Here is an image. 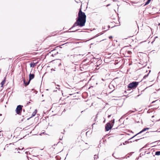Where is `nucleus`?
<instances>
[{"mask_svg": "<svg viewBox=\"0 0 160 160\" xmlns=\"http://www.w3.org/2000/svg\"><path fill=\"white\" fill-rule=\"evenodd\" d=\"M86 16L85 13L82 12L81 8L79 9L78 14V17L76 18V21L69 30L71 29L76 26H79L82 27L84 26L86 22Z\"/></svg>", "mask_w": 160, "mask_h": 160, "instance_id": "obj_1", "label": "nucleus"}, {"mask_svg": "<svg viewBox=\"0 0 160 160\" xmlns=\"http://www.w3.org/2000/svg\"><path fill=\"white\" fill-rule=\"evenodd\" d=\"M114 119L111 121V122H108L105 125V129L106 131H108L110 130L114 123Z\"/></svg>", "mask_w": 160, "mask_h": 160, "instance_id": "obj_2", "label": "nucleus"}, {"mask_svg": "<svg viewBox=\"0 0 160 160\" xmlns=\"http://www.w3.org/2000/svg\"><path fill=\"white\" fill-rule=\"evenodd\" d=\"M23 106L22 105H18L16 109V113L19 115H21V112L22 110Z\"/></svg>", "mask_w": 160, "mask_h": 160, "instance_id": "obj_3", "label": "nucleus"}, {"mask_svg": "<svg viewBox=\"0 0 160 160\" xmlns=\"http://www.w3.org/2000/svg\"><path fill=\"white\" fill-rule=\"evenodd\" d=\"M139 84L138 82H133L131 83V89L135 88L137 87Z\"/></svg>", "mask_w": 160, "mask_h": 160, "instance_id": "obj_4", "label": "nucleus"}, {"mask_svg": "<svg viewBox=\"0 0 160 160\" xmlns=\"http://www.w3.org/2000/svg\"><path fill=\"white\" fill-rule=\"evenodd\" d=\"M148 129L149 128H144L139 133L136 134L135 135H133L132 137L131 138V139H132L133 138H134L137 134H138L140 133H142V132H143L144 131H145L147 130H148Z\"/></svg>", "mask_w": 160, "mask_h": 160, "instance_id": "obj_5", "label": "nucleus"}, {"mask_svg": "<svg viewBox=\"0 0 160 160\" xmlns=\"http://www.w3.org/2000/svg\"><path fill=\"white\" fill-rule=\"evenodd\" d=\"M108 87H109V88L111 89H113V90L112 91H111L110 92V93H111L115 89V87L114 86V85L113 84H110L109 85Z\"/></svg>", "mask_w": 160, "mask_h": 160, "instance_id": "obj_6", "label": "nucleus"}, {"mask_svg": "<svg viewBox=\"0 0 160 160\" xmlns=\"http://www.w3.org/2000/svg\"><path fill=\"white\" fill-rule=\"evenodd\" d=\"M34 77L35 75L34 74L30 73L29 75V81H30L31 80L34 78Z\"/></svg>", "mask_w": 160, "mask_h": 160, "instance_id": "obj_7", "label": "nucleus"}, {"mask_svg": "<svg viewBox=\"0 0 160 160\" xmlns=\"http://www.w3.org/2000/svg\"><path fill=\"white\" fill-rule=\"evenodd\" d=\"M23 83L25 85V86H26L29 85L30 82V81L28 80V82H26V80L25 79V78H24L23 79Z\"/></svg>", "mask_w": 160, "mask_h": 160, "instance_id": "obj_8", "label": "nucleus"}, {"mask_svg": "<svg viewBox=\"0 0 160 160\" xmlns=\"http://www.w3.org/2000/svg\"><path fill=\"white\" fill-rule=\"evenodd\" d=\"M51 51L52 52V56L53 57H54L55 55H56L58 53V52L55 49Z\"/></svg>", "mask_w": 160, "mask_h": 160, "instance_id": "obj_9", "label": "nucleus"}, {"mask_svg": "<svg viewBox=\"0 0 160 160\" xmlns=\"http://www.w3.org/2000/svg\"><path fill=\"white\" fill-rule=\"evenodd\" d=\"M37 113V110H36L35 111L33 112L32 114V116L30 118H28L27 120H28L30 118L34 116Z\"/></svg>", "mask_w": 160, "mask_h": 160, "instance_id": "obj_10", "label": "nucleus"}, {"mask_svg": "<svg viewBox=\"0 0 160 160\" xmlns=\"http://www.w3.org/2000/svg\"><path fill=\"white\" fill-rule=\"evenodd\" d=\"M36 66V63H35L34 62L31 63L30 64V66L31 67L33 68Z\"/></svg>", "mask_w": 160, "mask_h": 160, "instance_id": "obj_11", "label": "nucleus"}, {"mask_svg": "<svg viewBox=\"0 0 160 160\" xmlns=\"http://www.w3.org/2000/svg\"><path fill=\"white\" fill-rule=\"evenodd\" d=\"M6 78H5L4 80L2 81L1 82V84L2 85V87L3 85L5 84V82L6 81Z\"/></svg>", "mask_w": 160, "mask_h": 160, "instance_id": "obj_12", "label": "nucleus"}, {"mask_svg": "<svg viewBox=\"0 0 160 160\" xmlns=\"http://www.w3.org/2000/svg\"><path fill=\"white\" fill-rule=\"evenodd\" d=\"M130 140V138L129 139L128 141H125L123 143V145H126L127 144H128L129 142L128 141L129 140Z\"/></svg>", "mask_w": 160, "mask_h": 160, "instance_id": "obj_13", "label": "nucleus"}, {"mask_svg": "<svg viewBox=\"0 0 160 160\" xmlns=\"http://www.w3.org/2000/svg\"><path fill=\"white\" fill-rule=\"evenodd\" d=\"M155 155L159 156L160 155V151H157L155 152Z\"/></svg>", "mask_w": 160, "mask_h": 160, "instance_id": "obj_14", "label": "nucleus"}, {"mask_svg": "<svg viewBox=\"0 0 160 160\" xmlns=\"http://www.w3.org/2000/svg\"><path fill=\"white\" fill-rule=\"evenodd\" d=\"M78 55H71L70 57L71 59H72V58H74L75 57L77 56Z\"/></svg>", "mask_w": 160, "mask_h": 160, "instance_id": "obj_15", "label": "nucleus"}, {"mask_svg": "<svg viewBox=\"0 0 160 160\" xmlns=\"http://www.w3.org/2000/svg\"><path fill=\"white\" fill-rule=\"evenodd\" d=\"M151 0H148L147 2L145 3V5L148 4L150 2Z\"/></svg>", "mask_w": 160, "mask_h": 160, "instance_id": "obj_16", "label": "nucleus"}, {"mask_svg": "<svg viewBox=\"0 0 160 160\" xmlns=\"http://www.w3.org/2000/svg\"><path fill=\"white\" fill-rule=\"evenodd\" d=\"M124 96H126V97H128V94H126L127 93V92L126 91H125L124 92Z\"/></svg>", "mask_w": 160, "mask_h": 160, "instance_id": "obj_17", "label": "nucleus"}, {"mask_svg": "<svg viewBox=\"0 0 160 160\" xmlns=\"http://www.w3.org/2000/svg\"><path fill=\"white\" fill-rule=\"evenodd\" d=\"M98 158V156H97L96 155H94V159H97Z\"/></svg>", "mask_w": 160, "mask_h": 160, "instance_id": "obj_18", "label": "nucleus"}, {"mask_svg": "<svg viewBox=\"0 0 160 160\" xmlns=\"http://www.w3.org/2000/svg\"><path fill=\"white\" fill-rule=\"evenodd\" d=\"M128 91H129L130 89V83H129L128 86Z\"/></svg>", "mask_w": 160, "mask_h": 160, "instance_id": "obj_19", "label": "nucleus"}, {"mask_svg": "<svg viewBox=\"0 0 160 160\" xmlns=\"http://www.w3.org/2000/svg\"><path fill=\"white\" fill-rule=\"evenodd\" d=\"M79 29H76V30H74V31H69V32H75L76 31L78 30Z\"/></svg>", "mask_w": 160, "mask_h": 160, "instance_id": "obj_20", "label": "nucleus"}, {"mask_svg": "<svg viewBox=\"0 0 160 160\" xmlns=\"http://www.w3.org/2000/svg\"><path fill=\"white\" fill-rule=\"evenodd\" d=\"M113 157H114L116 159H121L122 158H123V157H122L120 158H116L114 156H113Z\"/></svg>", "mask_w": 160, "mask_h": 160, "instance_id": "obj_21", "label": "nucleus"}, {"mask_svg": "<svg viewBox=\"0 0 160 160\" xmlns=\"http://www.w3.org/2000/svg\"><path fill=\"white\" fill-rule=\"evenodd\" d=\"M45 132H42L41 133H40L39 134L40 135H42V134H44V133Z\"/></svg>", "mask_w": 160, "mask_h": 160, "instance_id": "obj_22", "label": "nucleus"}, {"mask_svg": "<svg viewBox=\"0 0 160 160\" xmlns=\"http://www.w3.org/2000/svg\"><path fill=\"white\" fill-rule=\"evenodd\" d=\"M2 136H3V135L2 134H0V138H1Z\"/></svg>", "mask_w": 160, "mask_h": 160, "instance_id": "obj_23", "label": "nucleus"}, {"mask_svg": "<svg viewBox=\"0 0 160 160\" xmlns=\"http://www.w3.org/2000/svg\"><path fill=\"white\" fill-rule=\"evenodd\" d=\"M112 38V36H110L109 37V38L110 39H111V38Z\"/></svg>", "mask_w": 160, "mask_h": 160, "instance_id": "obj_24", "label": "nucleus"}, {"mask_svg": "<svg viewBox=\"0 0 160 160\" xmlns=\"http://www.w3.org/2000/svg\"><path fill=\"white\" fill-rule=\"evenodd\" d=\"M94 124H95V123H93V124H92V128H93V125H94Z\"/></svg>", "mask_w": 160, "mask_h": 160, "instance_id": "obj_25", "label": "nucleus"}, {"mask_svg": "<svg viewBox=\"0 0 160 160\" xmlns=\"http://www.w3.org/2000/svg\"><path fill=\"white\" fill-rule=\"evenodd\" d=\"M56 88L58 89L59 90V91L61 90H60V88Z\"/></svg>", "mask_w": 160, "mask_h": 160, "instance_id": "obj_26", "label": "nucleus"}, {"mask_svg": "<svg viewBox=\"0 0 160 160\" xmlns=\"http://www.w3.org/2000/svg\"><path fill=\"white\" fill-rule=\"evenodd\" d=\"M111 115H108V118H110V117H111Z\"/></svg>", "mask_w": 160, "mask_h": 160, "instance_id": "obj_27", "label": "nucleus"}, {"mask_svg": "<svg viewBox=\"0 0 160 160\" xmlns=\"http://www.w3.org/2000/svg\"><path fill=\"white\" fill-rule=\"evenodd\" d=\"M30 103V102H28L27 104V105H28L29 104V103Z\"/></svg>", "mask_w": 160, "mask_h": 160, "instance_id": "obj_28", "label": "nucleus"}, {"mask_svg": "<svg viewBox=\"0 0 160 160\" xmlns=\"http://www.w3.org/2000/svg\"><path fill=\"white\" fill-rule=\"evenodd\" d=\"M125 157H126V158H127L128 157H129V156H126Z\"/></svg>", "mask_w": 160, "mask_h": 160, "instance_id": "obj_29", "label": "nucleus"}, {"mask_svg": "<svg viewBox=\"0 0 160 160\" xmlns=\"http://www.w3.org/2000/svg\"><path fill=\"white\" fill-rule=\"evenodd\" d=\"M110 5V4H109L107 5V7H108Z\"/></svg>", "mask_w": 160, "mask_h": 160, "instance_id": "obj_30", "label": "nucleus"}, {"mask_svg": "<svg viewBox=\"0 0 160 160\" xmlns=\"http://www.w3.org/2000/svg\"><path fill=\"white\" fill-rule=\"evenodd\" d=\"M74 94H70L69 95H74Z\"/></svg>", "mask_w": 160, "mask_h": 160, "instance_id": "obj_31", "label": "nucleus"}, {"mask_svg": "<svg viewBox=\"0 0 160 160\" xmlns=\"http://www.w3.org/2000/svg\"><path fill=\"white\" fill-rule=\"evenodd\" d=\"M128 53L129 54L130 53V51H128Z\"/></svg>", "mask_w": 160, "mask_h": 160, "instance_id": "obj_32", "label": "nucleus"}, {"mask_svg": "<svg viewBox=\"0 0 160 160\" xmlns=\"http://www.w3.org/2000/svg\"><path fill=\"white\" fill-rule=\"evenodd\" d=\"M51 70L55 71V70L54 69H53L52 68L51 69Z\"/></svg>", "mask_w": 160, "mask_h": 160, "instance_id": "obj_33", "label": "nucleus"}, {"mask_svg": "<svg viewBox=\"0 0 160 160\" xmlns=\"http://www.w3.org/2000/svg\"><path fill=\"white\" fill-rule=\"evenodd\" d=\"M147 76L145 75V76H144V78H145V77H146Z\"/></svg>", "mask_w": 160, "mask_h": 160, "instance_id": "obj_34", "label": "nucleus"}, {"mask_svg": "<svg viewBox=\"0 0 160 160\" xmlns=\"http://www.w3.org/2000/svg\"><path fill=\"white\" fill-rule=\"evenodd\" d=\"M58 48V46L56 47L55 48L56 49L57 48Z\"/></svg>", "mask_w": 160, "mask_h": 160, "instance_id": "obj_35", "label": "nucleus"}, {"mask_svg": "<svg viewBox=\"0 0 160 160\" xmlns=\"http://www.w3.org/2000/svg\"><path fill=\"white\" fill-rule=\"evenodd\" d=\"M116 1H117L116 0H113V2H116Z\"/></svg>", "mask_w": 160, "mask_h": 160, "instance_id": "obj_36", "label": "nucleus"}, {"mask_svg": "<svg viewBox=\"0 0 160 160\" xmlns=\"http://www.w3.org/2000/svg\"><path fill=\"white\" fill-rule=\"evenodd\" d=\"M61 63H60L59 64V66H60V65H61Z\"/></svg>", "mask_w": 160, "mask_h": 160, "instance_id": "obj_37", "label": "nucleus"}, {"mask_svg": "<svg viewBox=\"0 0 160 160\" xmlns=\"http://www.w3.org/2000/svg\"><path fill=\"white\" fill-rule=\"evenodd\" d=\"M156 101H153L152 102V103H154V102H155Z\"/></svg>", "mask_w": 160, "mask_h": 160, "instance_id": "obj_38", "label": "nucleus"}, {"mask_svg": "<svg viewBox=\"0 0 160 160\" xmlns=\"http://www.w3.org/2000/svg\"><path fill=\"white\" fill-rule=\"evenodd\" d=\"M128 65L129 66H130V62L128 63Z\"/></svg>", "mask_w": 160, "mask_h": 160, "instance_id": "obj_39", "label": "nucleus"}, {"mask_svg": "<svg viewBox=\"0 0 160 160\" xmlns=\"http://www.w3.org/2000/svg\"><path fill=\"white\" fill-rule=\"evenodd\" d=\"M57 86L58 87H60V86H59V85H57Z\"/></svg>", "mask_w": 160, "mask_h": 160, "instance_id": "obj_40", "label": "nucleus"}, {"mask_svg": "<svg viewBox=\"0 0 160 160\" xmlns=\"http://www.w3.org/2000/svg\"><path fill=\"white\" fill-rule=\"evenodd\" d=\"M35 92L36 94L37 92V91H35Z\"/></svg>", "mask_w": 160, "mask_h": 160, "instance_id": "obj_41", "label": "nucleus"}, {"mask_svg": "<svg viewBox=\"0 0 160 160\" xmlns=\"http://www.w3.org/2000/svg\"><path fill=\"white\" fill-rule=\"evenodd\" d=\"M23 112H24L25 110L24 109H23Z\"/></svg>", "mask_w": 160, "mask_h": 160, "instance_id": "obj_42", "label": "nucleus"}, {"mask_svg": "<svg viewBox=\"0 0 160 160\" xmlns=\"http://www.w3.org/2000/svg\"><path fill=\"white\" fill-rule=\"evenodd\" d=\"M38 63V62H37L36 63H36V65H37V64Z\"/></svg>", "mask_w": 160, "mask_h": 160, "instance_id": "obj_43", "label": "nucleus"}, {"mask_svg": "<svg viewBox=\"0 0 160 160\" xmlns=\"http://www.w3.org/2000/svg\"><path fill=\"white\" fill-rule=\"evenodd\" d=\"M108 27L109 28H110V26H109V25H108Z\"/></svg>", "mask_w": 160, "mask_h": 160, "instance_id": "obj_44", "label": "nucleus"}, {"mask_svg": "<svg viewBox=\"0 0 160 160\" xmlns=\"http://www.w3.org/2000/svg\"><path fill=\"white\" fill-rule=\"evenodd\" d=\"M33 90H34V89H32V91H33Z\"/></svg>", "mask_w": 160, "mask_h": 160, "instance_id": "obj_45", "label": "nucleus"}, {"mask_svg": "<svg viewBox=\"0 0 160 160\" xmlns=\"http://www.w3.org/2000/svg\"><path fill=\"white\" fill-rule=\"evenodd\" d=\"M75 97H76V96H73V98Z\"/></svg>", "mask_w": 160, "mask_h": 160, "instance_id": "obj_46", "label": "nucleus"}, {"mask_svg": "<svg viewBox=\"0 0 160 160\" xmlns=\"http://www.w3.org/2000/svg\"><path fill=\"white\" fill-rule=\"evenodd\" d=\"M154 117V116H152V118H153V117Z\"/></svg>", "mask_w": 160, "mask_h": 160, "instance_id": "obj_47", "label": "nucleus"}, {"mask_svg": "<svg viewBox=\"0 0 160 160\" xmlns=\"http://www.w3.org/2000/svg\"><path fill=\"white\" fill-rule=\"evenodd\" d=\"M126 80H127V79H126V78H125V81H126Z\"/></svg>", "mask_w": 160, "mask_h": 160, "instance_id": "obj_48", "label": "nucleus"}, {"mask_svg": "<svg viewBox=\"0 0 160 160\" xmlns=\"http://www.w3.org/2000/svg\"><path fill=\"white\" fill-rule=\"evenodd\" d=\"M158 25L159 26V25H160V23H159V24H158Z\"/></svg>", "mask_w": 160, "mask_h": 160, "instance_id": "obj_49", "label": "nucleus"}, {"mask_svg": "<svg viewBox=\"0 0 160 160\" xmlns=\"http://www.w3.org/2000/svg\"><path fill=\"white\" fill-rule=\"evenodd\" d=\"M137 140H138V139H136L135 140V141H137Z\"/></svg>", "mask_w": 160, "mask_h": 160, "instance_id": "obj_50", "label": "nucleus"}, {"mask_svg": "<svg viewBox=\"0 0 160 160\" xmlns=\"http://www.w3.org/2000/svg\"><path fill=\"white\" fill-rule=\"evenodd\" d=\"M2 115V114H0V116H1Z\"/></svg>", "mask_w": 160, "mask_h": 160, "instance_id": "obj_51", "label": "nucleus"}, {"mask_svg": "<svg viewBox=\"0 0 160 160\" xmlns=\"http://www.w3.org/2000/svg\"><path fill=\"white\" fill-rule=\"evenodd\" d=\"M18 149H19V150H20V149L19 148H18Z\"/></svg>", "mask_w": 160, "mask_h": 160, "instance_id": "obj_52", "label": "nucleus"}, {"mask_svg": "<svg viewBox=\"0 0 160 160\" xmlns=\"http://www.w3.org/2000/svg\"><path fill=\"white\" fill-rule=\"evenodd\" d=\"M43 96V94H42V96Z\"/></svg>", "mask_w": 160, "mask_h": 160, "instance_id": "obj_53", "label": "nucleus"}, {"mask_svg": "<svg viewBox=\"0 0 160 160\" xmlns=\"http://www.w3.org/2000/svg\"><path fill=\"white\" fill-rule=\"evenodd\" d=\"M23 121V119H22V121Z\"/></svg>", "mask_w": 160, "mask_h": 160, "instance_id": "obj_54", "label": "nucleus"}, {"mask_svg": "<svg viewBox=\"0 0 160 160\" xmlns=\"http://www.w3.org/2000/svg\"><path fill=\"white\" fill-rule=\"evenodd\" d=\"M113 27H114V26L112 27V28H113Z\"/></svg>", "mask_w": 160, "mask_h": 160, "instance_id": "obj_55", "label": "nucleus"}, {"mask_svg": "<svg viewBox=\"0 0 160 160\" xmlns=\"http://www.w3.org/2000/svg\"><path fill=\"white\" fill-rule=\"evenodd\" d=\"M60 139V140H62V139Z\"/></svg>", "mask_w": 160, "mask_h": 160, "instance_id": "obj_56", "label": "nucleus"}, {"mask_svg": "<svg viewBox=\"0 0 160 160\" xmlns=\"http://www.w3.org/2000/svg\"><path fill=\"white\" fill-rule=\"evenodd\" d=\"M1 131H0V132H1Z\"/></svg>", "mask_w": 160, "mask_h": 160, "instance_id": "obj_57", "label": "nucleus"}]
</instances>
